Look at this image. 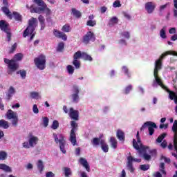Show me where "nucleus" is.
<instances>
[{"mask_svg":"<svg viewBox=\"0 0 177 177\" xmlns=\"http://www.w3.org/2000/svg\"><path fill=\"white\" fill-rule=\"evenodd\" d=\"M37 18L32 17L28 20V26L26 29L24 31L23 37L24 38H26L28 37V35H30V38L29 39L30 41L34 39L35 37V28H37Z\"/></svg>","mask_w":177,"mask_h":177,"instance_id":"nucleus-1","label":"nucleus"},{"mask_svg":"<svg viewBox=\"0 0 177 177\" xmlns=\"http://www.w3.org/2000/svg\"><path fill=\"white\" fill-rule=\"evenodd\" d=\"M168 55H172L173 56H177V52L176 51H172L169 50L166 51L165 53L162 54L158 59H157L155 62V68L153 70V73L155 74H157L160 70L162 68V59L165 57L166 56H168Z\"/></svg>","mask_w":177,"mask_h":177,"instance_id":"nucleus-2","label":"nucleus"},{"mask_svg":"<svg viewBox=\"0 0 177 177\" xmlns=\"http://www.w3.org/2000/svg\"><path fill=\"white\" fill-rule=\"evenodd\" d=\"M33 2L34 3H36L37 6H40V7L33 8L32 6H31L30 7L31 13H38L39 15L45 10V8H46V4L44 1V0H33Z\"/></svg>","mask_w":177,"mask_h":177,"instance_id":"nucleus-3","label":"nucleus"},{"mask_svg":"<svg viewBox=\"0 0 177 177\" xmlns=\"http://www.w3.org/2000/svg\"><path fill=\"white\" fill-rule=\"evenodd\" d=\"M91 143L94 147H96L100 145L101 149L104 153L109 152V145L107 143H106V140L102 139L100 137L93 138Z\"/></svg>","mask_w":177,"mask_h":177,"instance_id":"nucleus-4","label":"nucleus"},{"mask_svg":"<svg viewBox=\"0 0 177 177\" xmlns=\"http://www.w3.org/2000/svg\"><path fill=\"white\" fill-rule=\"evenodd\" d=\"M0 29L1 30V31H3V32H6L8 42H10V41H12V32L10 30L9 23H8L5 20H1Z\"/></svg>","mask_w":177,"mask_h":177,"instance_id":"nucleus-5","label":"nucleus"},{"mask_svg":"<svg viewBox=\"0 0 177 177\" xmlns=\"http://www.w3.org/2000/svg\"><path fill=\"white\" fill-rule=\"evenodd\" d=\"M53 136L55 139V143H59V149L61 151L64 153V154H66V138L64 137V136H63V134H59V138L57 137V134H56V133H53Z\"/></svg>","mask_w":177,"mask_h":177,"instance_id":"nucleus-6","label":"nucleus"},{"mask_svg":"<svg viewBox=\"0 0 177 177\" xmlns=\"http://www.w3.org/2000/svg\"><path fill=\"white\" fill-rule=\"evenodd\" d=\"M34 63L39 70H45L46 67V57L41 55L34 59Z\"/></svg>","mask_w":177,"mask_h":177,"instance_id":"nucleus-7","label":"nucleus"},{"mask_svg":"<svg viewBox=\"0 0 177 177\" xmlns=\"http://www.w3.org/2000/svg\"><path fill=\"white\" fill-rule=\"evenodd\" d=\"M71 125L72 129L71 130L70 133V141L73 146H75V145H77V136H75V131H77V128H78V124L77 122H75V121L72 120L71 122Z\"/></svg>","mask_w":177,"mask_h":177,"instance_id":"nucleus-8","label":"nucleus"},{"mask_svg":"<svg viewBox=\"0 0 177 177\" xmlns=\"http://www.w3.org/2000/svg\"><path fill=\"white\" fill-rule=\"evenodd\" d=\"M4 63H6V64H8V68L10 70L8 74H11V73H15V71H16L19 68V63H17L15 59L4 58Z\"/></svg>","mask_w":177,"mask_h":177,"instance_id":"nucleus-9","label":"nucleus"},{"mask_svg":"<svg viewBox=\"0 0 177 177\" xmlns=\"http://www.w3.org/2000/svg\"><path fill=\"white\" fill-rule=\"evenodd\" d=\"M146 128H148L150 136H153V135H154V128L156 129L157 124L155 122H151V121L146 122L141 127L140 131H143Z\"/></svg>","mask_w":177,"mask_h":177,"instance_id":"nucleus-10","label":"nucleus"},{"mask_svg":"<svg viewBox=\"0 0 177 177\" xmlns=\"http://www.w3.org/2000/svg\"><path fill=\"white\" fill-rule=\"evenodd\" d=\"M133 147L138 150V153H143L145 151V149H149V147L143 145L140 138L133 139Z\"/></svg>","mask_w":177,"mask_h":177,"instance_id":"nucleus-11","label":"nucleus"},{"mask_svg":"<svg viewBox=\"0 0 177 177\" xmlns=\"http://www.w3.org/2000/svg\"><path fill=\"white\" fill-rule=\"evenodd\" d=\"M95 39L96 38L95 37V34L93 33V32L88 31L84 36H83L82 42L83 44L88 45L90 41H92V42H95Z\"/></svg>","mask_w":177,"mask_h":177,"instance_id":"nucleus-12","label":"nucleus"},{"mask_svg":"<svg viewBox=\"0 0 177 177\" xmlns=\"http://www.w3.org/2000/svg\"><path fill=\"white\" fill-rule=\"evenodd\" d=\"M68 115L71 120H74V121H78L80 118V112L77 110H75L74 108H70Z\"/></svg>","mask_w":177,"mask_h":177,"instance_id":"nucleus-13","label":"nucleus"},{"mask_svg":"<svg viewBox=\"0 0 177 177\" xmlns=\"http://www.w3.org/2000/svg\"><path fill=\"white\" fill-rule=\"evenodd\" d=\"M53 35H55L56 38H59L63 41H67V35H66V33L57 29H53Z\"/></svg>","mask_w":177,"mask_h":177,"instance_id":"nucleus-14","label":"nucleus"},{"mask_svg":"<svg viewBox=\"0 0 177 177\" xmlns=\"http://www.w3.org/2000/svg\"><path fill=\"white\" fill-rule=\"evenodd\" d=\"M156 9V4L151 1H149L145 3V10H147L149 15H151Z\"/></svg>","mask_w":177,"mask_h":177,"instance_id":"nucleus-15","label":"nucleus"},{"mask_svg":"<svg viewBox=\"0 0 177 177\" xmlns=\"http://www.w3.org/2000/svg\"><path fill=\"white\" fill-rule=\"evenodd\" d=\"M79 162H80L81 165H82L84 168H86V170L87 172H89L91 171V167L89 166V164L88 163V160H86L84 158H80L79 160Z\"/></svg>","mask_w":177,"mask_h":177,"instance_id":"nucleus-16","label":"nucleus"},{"mask_svg":"<svg viewBox=\"0 0 177 177\" xmlns=\"http://www.w3.org/2000/svg\"><path fill=\"white\" fill-rule=\"evenodd\" d=\"M153 76L155 77L156 84H158V85H159V86H161V88H162L163 89H167V86H165L164 84H162V81H161V78L158 77V73H153Z\"/></svg>","mask_w":177,"mask_h":177,"instance_id":"nucleus-17","label":"nucleus"},{"mask_svg":"<svg viewBox=\"0 0 177 177\" xmlns=\"http://www.w3.org/2000/svg\"><path fill=\"white\" fill-rule=\"evenodd\" d=\"M1 11L10 19V20L13 19V15H12V12L9 10V7H1Z\"/></svg>","mask_w":177,"mask_h":177,"instance_id":"nucleus-18","label":"nucleus"},{"mask_svg":"<svg viewBox=\"0 0 177 177\" xmlns=\"http://www.w3.org/2000/svg\"><path fill=\"white\" fill-rule=\"evenodd\" d=\"M128 171H129L131 174L135 172V168L133 167V164L132 163V158H129V160H127V165Z\"/></svg>","mask_w":177,"mask_h":177,"instance_id":"nucleus-19","label":"nucleus"},{"mask_svg":"<svg viewBox=\"0 0 177 177\" xmlns=\"http://www.w3.org/2000/svg\"><path fill=\"white\" fill-rule=\"evenodd\" d=\"M16 91L15 90V88L13 86H10L8 93L6 95V99L7 100H10L12 99L13 95H15Z\"/></svg>","mask_w":177,"mask_h":177,"instance_id":"nucleus-20","label":"nucleus"},{"mask_svg":"<svg viewBox=\"0 0 177 177\" xmlns=\"http://www.w3.org/2000/svg\"><path fill=\"white\" fill-rule=\"evenodd\" d=\"M28 142L29 146L30 147H34V146H35V145L38 143V137L32 136L31 138H29Z\"/></svg>","mask_w":177,"mask_h":177,"instance_id":"nucleus-21","label":"nucleus"},{"mask_svg":"<svg viewBox=\"0 0 177 177\" xmlns=\"http://www.w3.org/2000/svg\"><path fill=\"white\" fill-rule=\"evenodd\" d=\"M116 136L120 140H122L123 142L125 140V133H124V131L122 130L118 129L117 131Z\"/></svg>","mask_w":177,"mask_h":177,"instance_id":"nucleus-22","label":"nucleus"},{"mask_svg":"<svg viewBox=\"0 0 177 177\" xmlns=\"http://www.w3.org/2000/svg\"><path fill=\"white\" fill-rule=\"evenodd\" d=\"M139 154L142 155L144 160L146 161H150L151 160V155L147 154V149H145L144 152H138Z\"/></svg>","mask_w":177,"mask_h":177,"instance_id":"nucleus-23","label":"nucleus"},{"mask_svg":"<svg viewBox=\"0 0 177 177\" xmlns=\"http://www.w3.org/2000/svg\"><path fill=\"white\" fill-rule=\"evenodd\" d=\"M17 116V114L15 113L13 111H12V109H9L7 111L6 117L8 120H12V118H15Z\"/></svg>","mask_w":177,"mask_h":177,"instance_id":"nucleus-24","label":"nucleus"},{"mask_svg":"<svg viewBox=\"0 0 177 177\" xmlns=\"http://www.w3.org/2000/svg\"><path fill=\"white\" fill-rule=\"evenodd\" d=\"M82 59H83V60H85L86 62H92V60H93L92 57L85 52L82 53Z\"/></svg>","mask_w":177,"mask_h":177,"instance_id":"nucleus-25","label":"nucleus"},{"mask_svg":"<svg viewBox=\"0 0 177 177\" xmlns=\"http://www.w3.org/2000/svg\"><path fill=\"white\" fill-rule=\"evenodd\" d=\"M12 17H14L15 20H16V21H21L22 20V17L21 15H20V13L14 11L12 13Z\"/></svg>","mask_w":177,"mask_h":177,"instance_id":"nucleus-26","label":"nucleus"},{"mask_svg":"<svg viewBox=\"0 0 177 177\" xmlns=\"http://www.w3.org/2000/svg\"><path fill=\"white\" fill-rule=\"evenodd\" d=\"M39 21L40 23V26H41V30H45V18L44 17V16L42 15H39L38 17Z\"/></svg>","mask_w":177,"mask_h":177,"instance_id":"nucleus-27","label":"nucleus"},{"mask_svg":"<svg viewBox=\"0 0 177 177\" xmlns=\"http://www.w3.org/2000/svg\"><path fill=\"white\" fill-rule=\"evenodd\" d=\"M0 169L5 171V172H12V169L10 168V167L3 163L0 164Z\"/></svg>","mask_w":177,"mask_h":177,"instance_id":"nucleus-28","label":"nucleus"},{"mask_svg":"<svg viewBox=\"0 0 177 177\" xmlns=\"http://www.w3.org/2000/svg\"><path fill=\"white\" fill-rule=\"evenodd\" d=\"M72 14L77 19H80L82 16V14L81 13V12H80L78 10H77L75 8H72Z\"/></svg>","mask_w":177,"mask_h":177,"instance_id":"nucleus-29","label":"nucleus"},{"mask_svg":"<svg viewBox=\"0 0 177 177\" xmlns=\"http://www.w3.org/2000/svg\"><path fill=\"white\" fill-rule=\"evenodd\" d=\"M0 128H3V129H8V128H9V123L5 120H1Z\"/></svg>","mask_w":177,"mask_h":177,"instance_id":"nucleus-30","label":"nucleus"},{"mask_svg":"<svg viewBox=\"0 0 177 177\" xmlns=\"http://www.w3.org/2000/svg\"><path fill=\"white\" fill-rule=\"evenodd\" d=\"M71 97L72 99L73 103H78V102H80V95H78L77 93H73L71 95Z\"/></svg>","mask_w":177,"mask_h":177,"instance_id":"nucleus-31","label":"nucleus"},{"mask_svg":"<svg viewBox=\"0 0 177 177\" xmlns=\"http://www.w3.org/2000/svg\"><path fill=\"white\" fill-rule=\"evenodd\" d=\"M111 142V146L113 149H117V145H118V142H117V140L114 137H111L110 139Z\"/></svg>","mask_w":177,"mask_h":177,"instance_id":"nucleus-32","label":"nucleus"},{"mask_svg":"<svg viewBox=\"0 0 177 177\" xmlns=\"http://www.w3.org/2000/svg\"><path fill=\"white\" fill-rule=\"evenodd\" d=\"M62 31L63 32H70L71 31V27L70 26V24H66L62 26Z\"/></svg>","mask_w":177,"mask_h":177,"instance_id":"nucleus-33","label":"nucleus"},{"mask_svg":"<svg viewBox=\"0 0 177 177\" xmlns=\"http://www.w3.org/2000/svg\"><path fill=\"white\" fill-rule=\"evenodd\" d=\"M79 59H82V53L81 52V50H78L73 55V59L79 60Z\"/></svg>","mask_w":177,"mask_h":177,"instance_id":"nucleus-34","label":"nucleus"},{"mask_svg":"<svg viewBox=\"0 0 177 177\" xmlns=\"http://www.w3.org/2000/svg\"><path fill=\"white\" fill-rule=\"evenodd\" d=\"M17 74H20L21 78L22 80H26V77H27V71L26 70H20L17 71Z\"/></svg>","mask_w":177,"mask_h":177,"instance_id":"nucleus-35","label":"nucleus"},{"mask_svg":"<svg viewBox=\"0 0 177 177\" xmlns=\"http://www.w3.org/2000/svg\"><path fill=\"white\" fill-rule=\"evenodd\" d=\"M44 162L42 160H38L37 163V169L39 171L40 174H42V171H44Z\"/></svg>","mask_w":177,"mask_h":177,"instance_id":"nucleus-36","label":"nucleus"},{"mask_svg":"<svg viewBox=\"0 0 177 177\" xmlns=\"http://www.w3.org/2000/svg\"><path fill=\"white\" fill-rule=\"evenodd\" d=\"M72 64L77 70L81 67V61L80 59H73Z\"/></svg>","mask_w":177,"mask_h":177,"instance_id":"nucleus-37","label":"nucleus"},{"mask_svg":"<svg viewBox=\"0 0 177 177\" xmlns=\"http://www.w3.org/2000/svg\"><path fill=\"white\" fill-rule=\"evenodd\" d=\"M166 136H167V133H162L160 136L158 137V138L156 139V142L158 143H161V142L164 140Z\"/></svg>","mask_w":177,"mask_h":177,"instance_id":"nucleus-38","label":"nucleus"},{"mask_svg":"<svg viewBox=\"0 0 177 177\" xmlns=\"http://www.w3.org/2000/svg\"><path fill=\"white\" fill-rule=\"evenodd\" d=\"M64 171L66 177H70V175L72 174L71 169H70L69 167H64Z\"/></svg>","mask_w":177,"mask_h":177,"instance_id":"nucleus-39","label":"nucleus"},{"mask_svg":"<svg viewBox=\"0 0 177 177\" xmlns=\"http://www.w3.org/2000/svg\"><path fill=\"white\" fill-rule=\"evenodd\" d=\"M63 49H64V43L62 41L58 44L57 52H63Z\"/></svg>","mask_w":177,"mask_h":177,"instance_id":"nucleus-40","label":"nucleus"},{"mask_svg":"<svg viewBox=\"0 0 177 177\" xmlns=\"http://www.w3.org/2000/svg\"><path fill=\"white\" fill-rule=\"evenodd\" d=\"M122 70L124 73L125 75H127L129 78H131V74L129 73V69H128V67L124 66H122Z\"/></svg>","mask_w":177,"mask_h":177,"instance_id":"nucleus-41","label":"nucleus"},{"mask_svg":"<svg viewBox=\"0 0 177 177\" xmlns=\"http://www.w3.org/2000/svg\"><path fill=\"white\" fill-rule=\"evenodd\" d=\"M118 18L117 17H113L109 20V24H118Z\"/></svg>","mask_w":177,"mask_h":177,"instance_id":"nucleus-42","label":"nucleus"},{"mask_svg":"<svg viewBox=\"0 0 177 177\" xmlns=\"http://www.w3.org/2000/svg\"><path fill=\"white\" fill-rule=\"evenodd\" d=\"M14 60H15V62H20V60H21L23 59V54L22 53H17L15 55L14 57Z\"/></svg>","mask_w":177,"mask_h":177,"instance_id":"nucleus-43","label":"nucleus"},{"mask_svg":"<svg viewBox=\"0 0 177 177\" xmlns=\"http://www.w3.org/2000/svg\"><path fill=\"white\" fill-rule=\"evenodd\" d=\"M8 157V153L6 152L1 151H0V160H6V158Z\"/></svg>","mask_w":177,"mask_h":177,"instance_id":"nucleus-44","label":"nucleus"},{"mask_svg":"<svg viewBox=\"0 0 177 177\" xmlns=\"http://www.w3.org/2000/svg\"><path fill=\"white\" fill-rule=\"evenodd\" d=\"M131 91H132V86L131 84H129V86H126V88L124 90V95H128Z\"/></svg>","mask_w":177,"mask_h":177,"instance_id":"nucleus-45","label":"nucleus"},{"mask_svg":"<svg viewBox=\"0 0 177 177\" xmlns=\"http://www.w3.org/2000/svg\"><path fill=\"white\" fill-rule=\"evenodd\" d=\"M95 25L96 21L95 20H88L86 22V26H88V27H95Z\"/></svg>","mask_w":177,"mask_h":177,"instance_id":"nucleus-46","label":"nucleus"},{"mask_svg":"<svg viewBox=\"0 0 177 177\" xmlns=\"http://www.w3.org/2000/svg\"><path fill=\"white\" fill-rule=\"evenodd\" d=\"M51 128L52 129H54V130L57 129V128H59V121L54 120L51 125Z\"/></svg>","mask_w":177,"mask_h":177,"instance_id":"nucleus-47","label":"nucleus"},{"mask_svg":"<svg viewBox=\"0 0 177 177\" xmlns=\"http://www.w3.org/2000/svg\"><path fill=\"white\" fill-rule=\"evenodd\" d=\"M12 124L13 127H17V124H19V118L15 116V118H12Z\"/></svg>","mask_w":177,"mask_h":177,"instance_id":"nucleus-48","label":"nucleus"},{"mask_svg":"<svg viewBox=\"0 0 177 177\" xmlns=\"http://www.w3.org/2000/svg\"><path fill=\"white\" fill-rule=\"evenodd\" d=\"M160 172L163 174V175H167V172L165 171V164L164 162H161L160 165Z\"/></svg>","mask_w":177,"mask_h":177,"instance_id":"nucleus-49","label":"nucleus"},{"mask_svg":"<svg viewBox=\"0 0 177 177\" xmlns=\"http://www.w3.org/2000/svg\"><path fill=\"white\" fill-rule=\"evenodd\" d=\"M160 35L161 38H163L164 39H165V38H167V35L165 34V27H164L163 28H162L160 30Z\"/></svg>","mask_w":177,"mask_h":177,"instance_id":"nucleus-50","label":"nucleus"},{"mask_svg":"<svg viewBox=\"0 0 177 177\" xmlns=\"http://www.w3.org/2000/svg\"><path fill=\"white\" fill-rule=\"evenodd\" d=\"M43 124L45 128L49 125V118H48V117L43 118Z\"/></svg>","mask_w":177,"mask_h":177,"instance_id":"nucleus-51","label":"nucleus"},{"mask_svg":"<svg viewBox=\"0 0 177 177\" xmlns=\"http://www.w3.org/2000/svg\"><path fill=\"white\" fill-rule=\"evenodd\" d=\"M129 158H131V162H133V161L135 162H142V159L133 158V157H132L131 156H129L127 157V161H129Z\"/></svg>","mask_w":177,"mask_h":177,"instance_id":"nucleus-52","label":"nucleus"},{"mask_svg":"<svg viewBox=\"0 0 177 177\" xmlns=\"http://www.w3.org/2000/svg\"><path fill=\"white\" fill-rule=\"evenodd\" d=\"M66 68H67L68 74H74V67H73V66L68 65Z\"/></svg>","mask_w":177,"mask_h":177,"instance_id":"nucleus-53","label":"nucleus"},{"mask_svg":"<svg viewBox=\"0 0 177 177\" xmlns=\"http://www.w3.org/2000/svg\"><path fill=\"white\" fill-rule=\"evenodd\" d=\"M73 93L79 94L80 93V87L77 85H73Z\"/></svg>","mask_w":177,"mask_h":177,"instance_id":"nucleus-54","label":"nucleus"},{"mask_svg":"<svg viewBox=\"0 0 177 177\" xmlns=\"http://www.w3.org/2000/svg\"><path fill=\"white\" fill-rule=\"evenodd\" d=\"M17 48V43H15L11 48L10 49L9 53H14L15 50H16V49Z\"/></svg>","mask_w":177,"mask_h":177,"instance_id":"nucleus-55","label":"nucleus"},{"mask_svg":"<svg viewBox=\"0 0 177 177\" xmlns=\"http://www.w3.org/2000/svg\"><path fill=\"white\" fill-rule=\"evenodd\" d=\"M44 12H46V17L52 15V11L50 10V9H49V8H48V6H46Z\"/></svg>","mask_w":177,"mask_h":177,"instance_id":"nucleus-56","label":"nucleus"},{"mask_svg":"<svg viewBox=\"0 0 177 177\" xmlns=\"http://www.w3.org/2000/svg\"><path fill=\"white\" fill-rule=\"evenodd\" d=\"M113 8H121V2L120 0H116L113 3Z\"/></svg>","mask_w":177,"mask_h":177,"instance_id":"nucleus-57","label":"nucleus"},{"mask_svg":"<svg viewBox=\"0 0 177 177\" xmlns=\"http://www.w3.org/2000/svg\"><path fill=\"white\" fill-rule=\"evenodd\" d=\"M121 35L124 37V38H127V39H129L131 38V35H129V32H123Z\"/></svg>","mask_w":177,"mask_h":177,"instance_id":"nucleus-58","label":"nucleus"},{"mask_svg":"<svg viewBox=\"0 0 177 177\" xmlns=\"http://www.w3.org/2000/svg\"><path fill=\"white\" fill-rule=\"evenodd\" d=\"M30 96L32 99H37L39 96V93L37 92H31Z\"/></svg>","mask_w":177,"mask_h":177,"instance_id":"nucleus-59","label":"nucleus"},{"mask_svg":"<svg viewBox=\"0 0 177 177\" xmlns=\"http://www.w3.org/2000/svg\"><path fill=\"white\" fill-rule=\"evenodd\" d=\"M140 168L141 171H147V169H149L150 168V167L147 165H142L140 166Z\"/></svg>","mask_w":177,"mask_h":177,"instance_id":"nucleus-60","label":"nucleus"},{"mask_svg":"<svg viewBox=\"0 0 177 177\" xmlns=\"http://www.w3.org/2000/svg\"><path fill=\"white\" fill-rule=\"evenodd\" d=\"M32 110L35 114H38L39 113V110L38 109V106H37V104L33 105Z\"/></svg>","mask_w":177,"mask_h":177,"instance_id":"nucleus-61","label":"nucleus"},{"mask_svg":"<svg viewBox=\"0 0 177 177\" xmlns=\"http://www.w3.org/2000/svg\"><path fill=\"white\" fill-rule=\"evenodd\" d=\"M160 146L162 149H165L167 146H168V142H167V140H164L163 142H161Z\"/></svg>","mask_w":177,"mask_h":177,"instance_id":"nucleus-62","label":"nucleus"},{"mask_svg":"<svg viewBox=\"0 0 177 177\" xmlns=\"http://www.w3.org/2000/svg\"><path fill=\"white\" fill-rule=\"evenodd\" d=\"M149 154H151V156H157V150H156V149L149 150Z\"/></svg>","mask_w":177,"mask_h":177,"instance_id":"nucleus-63","label":"nucleus"},{"mask_svg":"<svg viewBox=\"0 0 177 177\" xmlns=\"http://www.w3.org/2000/svg\"><path fill=\"white\" fill-rule=\"evenodd\" d=\"M46 177H55V174L52 171H48L46 174Z\"/></svg>","mask_w":177,"mask_h":177,"instance_id":"nucleus-64","label":"nucleus"}]
</instances>
